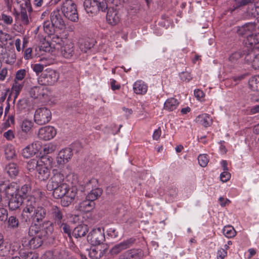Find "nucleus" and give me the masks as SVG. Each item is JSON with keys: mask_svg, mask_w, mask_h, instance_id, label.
<instances>
[{"mask_svg": "<svg viewBox=\"0 0 259 259\" xmlns=\"http://www.w3.org/2000/svg\"><path fill=\"white\" fill-rule=\"evenodd\" d=\"M53 175L47 185L49 191H53L55 198H62L61 203L63 206H69L74 200L76 194L77 188L69 187L66 183L64 175L60 171L53 170Z\"/></svg>", "mask_w": 259, "mask_h": 259, "instance_id": "obj_1", "label": "nucleus"}, {"mask_svg": "<svg viewBox=\"0 0 259 259\" xmlns=\"http://www.w3.org/2000/svg\"><path fill=\"white\" fill-rule=\"evenodd\" d=\"M54 231L53 223L50 221H45L38 225L34 224L29 228V235H35L28 241L30 248L35 249L40 246L43 241L46 240Z\"/></svg>", "mask_w": 259, "mask_h": 259, "instance_id": "obj_2", "label": "nucleus"}, {"mask_svg": "<svg viewBox=\"0 0 259 259\" xmlns=\"http://www.w3.org/2000/svg\"><path fill=\"white\" fill-rule=\"evenodd\" d=\"M38 163L37 176L39 180L46 181L50 176L53 166V158L49 156H42Z\"/></svg>", "mask_w": 259, "mask_h": 259, "instance_id": "obj_3", "label": "nucleus"}, {"mask_svg": "<svg viewBox=\"0 0 259 259\" xmlns=\"http://www.w3.org/2000/svg\"><path fill=\"white\" fill-rule=\"evenodd\" d=\"M17 186L15 184H11L6 189V196L9 198L8 206L10 210H14L18 208L23 203V198L17 195Z\"/></svg>", "mask_w": 259, "mask_h": 259, "instance_id": "obj_4", "label": "nucleus"}, {"mask_svg": "<svg viewBox=\"0 0 259 259\" xmlns=\"http://www.w3.org/2000/svg\"><path fill=\"white\" fill-rule=\"evenodd\" d=\"M84 7L88 14L96 15L99 11L105 12L107 5L105 0H85Z\"/></svg>", "mask_w": 259, "mask_h": 259, "instance_id": "obj_5", "label": "nucleus"}, {"mask_svg": "<svg viewBox=\"0 0 259 259\" xmlns=\"http://www.w3.org/2000/svg\"><path fill=\"white\" fill-rule=\"evenodd\" d=\"M24 208L21 217L22 220L25 222L31 221V214L37 207V203L35 198L33 196H27L24 202Z\"/></svg>", "mask_w": 259, "mask_h": 259, "instance_id": "obj_6", "label": "nucleus"}, {"mask_svg": "<svg viewBox=\"0 0 259 259\" xmlns=\"http://www.w3.org/2000/svg\"><path fill=\"white\" fill-rule=\"evenodd\" d=\"M62 11L64 16L73 22H77L78 15L75 4L72 0H66L62 6Z\"/></svg>", "mask_w": 259, "mask_h": 259, "instance_id": "obj_7", "label": "nucleus"}, {"mask_svg": "<svg viewBox=\"0 0 259 259\" xmlns=\"http://www.w3.org/2000/svg\"><path fill=\"white\" fill-rule=\"evenodd\" d=\"M58 79V73L54 70L48 68L38 78V82L42 85H52L57 81Z\"/></svg>", "mask_w": 259, "mask_h": 259, "instance_id": "obj_8", "label": "nucleus"}, {"mask_svg": "<svg viewBox=\"0 0 259 259\" xmlns=\"http://www.w3.org/2000/svg\"><path fill=\"white\" fill-rule=\"evenodd\" d=\"M105 240L104 231L102 228L93 229L87 236L88 241L93 245L103 243Z\"/></svg>", "mask_w": 259, "mask_h": 259, "instance_id": "obj_9", "label": "nucleus"}, {"mask_svg": "<svg viewBox=\"0 0 259 259\" xmlns=\"http://www.w3.org/2000/svg\"><path fill=\"white\" fill-rule=\"evenodd\" d=\"M52 118L51 111L46 107H41L35 110L34 120L39 125L45 124L49 122Z\"/></svg>", "mask_w": 259, "mask_h": 259, "instance_id": "obj_10", "label": "nucleus"}, {"mask_svg": "<svg viewBox=\"0 0 259 259\" xmlns=\"http://www.w3.org/2000/svg\"><path fill=\"white\" fill-rule=\"evenodd\" d=\"M74 44L70 40L66 39L61 46L60 53L62 56L66 59H70L75 55Z\"/></svg>", "mask_w": 259, "mask_h": 259, "instance_id": "obj_11", "label": "nucleus"}, {"mask_svg": "<svg viewBox=\"0 0 259 259\" xmlns=\"http://www.w3.org/2000/svg\"><path fill=\"white\" fill-rule=\"evenodd\" d=\"M136 241L134 238H130L124 240L120 243L115 245L111 249L110 253L113 255H116L121 252L132 247Z\"/></svg>", "mask_w": 259, "mask_h": 259, "instance_id": "obj_12", "label": "nucleus"}, {"mask_svg": "<svg viewBox=\"0 0 259 259\" xmlns=\"http://www.w3.org/2000/svg\"><path fill=\"white\" fill-rule=\"evenodd\" d=\"M145 254L141 248H131L121 253L118 259H143Z\"/></svg>", "mask_w": 259, "mask_h": 259, "instance_id": "obj_13", "label": "nucleus"}, {"mask_svg": "<svg viewBox=\"0 0 259 259\" xmlns=\"http://www.w3.org/2000/svg\"><path fill=\"white\" fill-rule=\"evenodd\" d=\"M21 247L19 243H14L12 244H7L0 248V256L6 257L5 259H9L12 255L17 253V251Z\"/></svg>", "mask_w": 259, "mask_h": 259, "instance_id": "obj_14", "label": "nucleus"}, {"mask_svg": "<svg viewBox=\"0 0 259 259\" xmlns=\"http://www.w3.org/2000/svg\"><path fill=\"white\" fill-rule=\"evenodd\" d=\"M42 144L40 141H35L24 148L22 152L24 158H30L36 154L41 148Z\"/></svg>", "mask_w": 259, "mask_h": 259, "instance_id": "obj_15", "label": "nucleus"}, {"mask_svg": "<svg viewBox=\"0 0 259 259\" xmlns=\"http://www.w3.org/2000/svg\"><path fill=\"white\" fill-rule=\"evenodd\" d=\"M49 214L53 219L54 223L56 225L61 224V222L65 221L63 209L56 205L51 206L49 211Z\"/></svg>", "mask_w": 259, "mask_h": 259, "instance_id": "obj_16", "label": "nucleus"}, {"mask_svg": "<svg viewBox=\"0 0 259 259\" xmlns=\"http://www.w3.org/2000/svg\"><path fill=\"white\" fill-rule=\"evenodd\" d=\"M56 135V131L51 126H46L40 128L38 133V137L40 139L47 141L53 139Z\"/></svg>", "mask_w": 259, "mask_h": 259, "instance_id": "obj_17", "label": "nucleus"}, {"mask_svg": "<svg viewBox=\"0 0 259 259\" xmlns=\"http://www.w3.org/2000/svg\"><path fill=\"white\" fill-rule=\"evenodd\" d=\"M50 20L56 28L62 29L65 27V23L63 20L59 10H54L50 15Z\"/></svg>", "mask_w": 259, "mask_h": 259, "instance_id": "obj_18", "label": "nucleus"}, {"mask_svg": "<svg viewBox=\"0 0 259 259\" xmlns=\"http://www.w3.org/2000/svg\"><path fill=\"white\" fill-rule=\"evenodd\" d=\"M256 29V24L255 22L246 23L241 26L238 27L237 33L239 35L245 36L246 37L255 32Z\"/></svg>", "mask_w": 259, "mask_h": 259, "instance_id": "obj_19", "label": "nucleus"}, {"mask_svg": "<svg viewBox=\"0 0 259 259\" xmlns=\"http://www.w3.org/2000/svg\"><path fill=\"white\" fill-rule=\"evenodd\" d=\"M73 155L72 150L69 148L62 149L57 157V162L59 164L66 163L71 159Z\"/></svg>", "mask_w": 259, "mask_h": 259, "instance_id": "obj_20", "label": "nucleus"}, {"mask_svg": "<svg viewBox=\"0 0 259 259\" xmlns=\"http://www.w3.org/2000/svg\"><path fill=\"white\" fill-rule=\"evenodd\" d=\"M107 21L111 25H115L119 23L120 17L118 11L109 9L106 15Z\"/></svg>", "mask_w": 259, "mask_h": 259, "instance_id": "obj_21", "label": "nucleus"}, {"mask_svg": "<svg viewBox=\"0 0 259 259\" xmlns=\"http://www.w3.org/2000/svg\"><path fill=\"white\" fill-rule=\"evenodd\" d=\"M245 60L250 64L255 69H259V53L255 54L252 51L249 52L245 56Z\"/></svg>", "mask_w": 259, "mask_h": 259, "instance_id": "obj_22", "label": "nucleus"}, {"mask_svg": "<svg viewBox=\"0 0 259 259\" xmlns=\"http://www.w3.org/2000/svg\"><path fill=\"white\" fill-rule=\"evenodd\" d=\"M47 211L46 209L42 206H37L34 211L31 214V221L37 223L41 221L46 215Z\"/></svg>", "mask_w": 259, "mask_h": 259, "instance_id": "obj_23", "label": "nucleus"}, {"mask_svg": "<svg viewBox=\"0 0 259 259\" xmlns=\"http://www.w3.org/2000/svg\"><path fill=\"white\" fill-rule=\"evenodd\" d=\"M245 45L251 49L255 47L259 44V33H253L248 35L244 40Z\"/></svg>", "mask_w": 259, "mask_h": 259, "instance_id": "obj_24", "label": "nucleus"}, {"mask_svg": "<svg viewBox=\"0 0 259 259\" xmlns=\"http://www.w3.org/2000/svg\"><path fill=\"white\" fill-rule=\"evenodd\" d=\"M4 171L12 178H15L19 173V168L15 163H9L4 168Z\"/></svg>", "mask_w": 259, "mask_h": 259, "instance_id": "obj_25", "label": "nucleus"}, {"mask_svg": "<svg viewBox=\"0 0 259 259\" xmlns=\"http://www.w3.org/2000/svg\"><path fill=\"white\" fill-rule=\"evenodd\" d=\"M133 89L136 94L144 95L147 92L148 87L143 81L138 80L134 83Z\"/></svg>", "mask_w": 259, "mask_h": 259, "instance_id": "obj_26", "label": "nucleus"}, {"mask_svg": "<svg viewBox=\"0 0 259 259\" xmlns=\"http://www.w3.org/2000/svg\"><path fill=\"white\" fill-rule=\"evenodd\" d=\"M95 202L86 197V199L81 201L77 206V209L80 211L89 212L95 207Z\"/></svg>", "mask_w": 259, "mask_h": 259, "instance_id": "obj_27", "label": "nucleus"}, {"mask_svg": "<svg viewBox=\"0 0 259 259\" xmlns=\"http://www.w3.org/2000/svg\"><path fill=\"white\" fill-rule=\"evenodd\" d=\"M196 121L204 127H208L211 125L212 122L211 117L206 113H203L198 115L196 117Z\"/></svg>", "mask_w": 259, "mask_h": 259, "instance_id": "obj_28", "label": "nucleus"}, {"mask_svg": "<svg viewBox=\"0 0 259 259\" xmlns=\"http://www.w3.org/2000/svg\"><path fill=\"white\" fill-rule=\"evenodd\" d=\"M179 104L178 100L174 98H170L167 99L164 104V110L168 111H171L175 110Z\"/></svg>", "mask_w": 259, "mask_h": 259, "instance_id": "obj_29", "label": "nucleus"}, {"mask_svg": "<svg viewBox=\"0 0 259 259\" xmlns=\"http://www.w3.org/2000/svg\"><path fill=\"white\" fill-rule=\"evenodd\" d=\"M88 232V226L85 225H81L76 227L73 232L72 235L75 237H81L84 236Z\"/></svg>", "mask_w": 259, "mask_h": 259, "instance_id": "obj_30", "label": "nucleus"}, {"mask_svg": "<svg viewBox=\"0 0 259 259\" xmlns=\"http://www.w3.org/2000/svg\"><path fill=\"white\" fill-rule=\"evenodd\" d=\"M88 250L89 256L92 259H99L105 253L104 250H101L96 247H92L90 250Z\"/></svg>", "mask_w": 259, "mask_h": 259, "instance_id": "obj_31", "label": "nucleus"}, {"mask_svg": "<svg viewBox=\"0 0 259 259\" xmlns=\"http://www.w3.org/2000/svg\"><path fill=\"white\" fill-rule=\"evenodd\" d=\"M248 86L252 91L259 92V75L250 78L248 80Z\"/></svg>", "mask_w": 259, "mask_h": 259, "instance_id": "obj_32", "label": "nucleus"}, {"mask_svg": "<svg viewBox=\"0 0 259 259\" xmlns=\"http://www.w3.org/2000/svg\"><path fill=\"white\" fill-rule=\"evenodd\" d=\"M20 256L21 259H37L38 256L36 254L29 252L24 248V246H21Z\"/></svg>", "mask_w": 259, "mask_h": 259, "instance_id": "obj_33", "label": "nucleus"}, {"mask_svg": "<svg viewBox=\"0 0 259 259\" xmlns=\"http://www.w3.org/2000/svg\"><path fill=\"white\" fill-rule=\"evenodd\" d=\"M5 156L8 160L15 158L16 153L14 146L12 145H8L5 148Z\"/></svg>", "mask_w": 259, "mask_h": 259, "instance_id": "obj_34", "label": "nucleus"}, {"mask_svg": "<svg viewBox=\"0 0 259 259\" xmlns=\"http://www.w3.org/2000/svg\"><path fill=\"white\" fill-rule=\"evenodd\" d=\"M102 189L99 188L92 189L91 192L87 195V198L94 202L102 194Z\"/></svg>", "mask_w": 259, "mask_h": 259, "instance_id": "obj_35", "label": "nucleus"}, {"mask_svg": "<svg viewBox=\"0 0 259 259\" xmlns=\"http://www.w3.org/2000/svg\"><path fill=\"white\" fill-rule=\"evenodd\" d=\"M23 86L24 81H17L14 80V83L12 88V92L15 93V100L17 98Z\"/></svg>", "mask_w": 259, "mask_h": 259, "instance_id": "obj_36", "label": "nucleus"}, {"mask_svg": "<svg viewBox=\"0 0 259 259\" xmlns=\"http://www.w3.org/2000/svg\"><path fill=\"white\" fill-rule=\"evenodd\" d=\"M222 231L224 236L228 238L234 237L236 234V231L232 226H225Z\"/></svg>", "mask_w": 259, "mask_h": 259, "instance_id": "obj_37", "label": "nucleus"}, {"mask_svg": "<svg viewBox=\"0 0 259 259\" xmlns=\"http://www.w3.org/2000/svg\"><path fill=\"white\" fill-rule=\"evenodd\" d=\"M44 31L47 34H52L56 30V27L53 25L51 22L49 21H45L43 24Z\"/></svg>", "mask_w": 259, "mask_h": 259, "instance_id": "obj_38", "label": "nucleus"}, {"mask_svg": "<svg viewBox=\"0 0 259 259\" xmlns=\"http://www.w3.org/2000/svg\"><path fill=\"white\" fill-rule=\"evenodd\" d=\"M2 59L5 60L7 63L14 62L16 59V54L14 51H11L10 50H7L5 55L3 56Z\"/></svg>", "mask_w": 259, "mask_h": 259, "instance_id": "obj_39", "label": "nucleus"}, {"mask_svg": "<svg viewBox=\"0 0 259 259\" xmlns=\"http://www.w3.org/2000/svg\"><path fill=\"white\" fill-rule=\"evenodd\" d=\"M33 125V123L31 120L25 119L22 121L21 128L23 132L27 133L31 130Z\"/></svg>", "mask_w": 259, "mask_h": 259, "instance_id": "obj_40", "label": "nucleus"}, {"mask_svg": "<svg viewBox=\"0 0 259 259\" xmlns=\"http://www.w3.org/2000/svg\"><path fill=\"white\" fill-rule=\"evenodd\" d=\"M16 1L21 9H25L28 10V12H31L32 8L30 0H16Z\"/></svg>", "mask_w": 259, "mask_h": 259, "instance_id": "obj_41", "label": "nucleus"}, {"mask_svg": "<svg viewBox=\"0 0 259 259\" xmlns=\"http://www.w3.org/2000/svg\"><path fill=\"white\" fill-rule=\"evenodd\" d=\"M51 40V44L54 45V43L56 45H61L62 42H63L62 38L58 35L56 31L52 34H48Z\"/></svg>", "mask_w": 259, "mask_h": 259, "instance_id": "obj_42", "label": "nucleus"}, {"mask_svg": "<svg viewBox=\"0 0 259 259\" xmlns=\"http://www.w3.org/2000/svg\"><path fill=\"white\" fill-rule=\"evenodd\" d=\"M30 190V186L28 184H25L22 186L21 188H17V191L15 193L24 198V196L26 195Z\"/></svg>", "mask_w": 259, "mask_h": 259, "instance_id": "obj_43", "label": "nucleus"}, {"mask_svg": "<svg viewBox=\"0 0 259 259\" xmlns=\"http://www.w3.org/2000/svg\"><path fill=\"white\" fill-rule=\"evenodd\" d=\"M56 149V145L49 143L46 144L43 147V152L44 154H48L54 152Z\"/></svg>", "mask_w": 259, "mask_h": 259, "instance_id": "obj_44", "label": "nucleus"}, {"mask_svg": "<svg viewBox=\"0 0 259 259\" xmlns=\"http://www.w3.org/2000/svg\"><path fill=\"white\" fill-rule=\"evenodd\" d=\"M85 187L88 189L99 188L98 180L95 178H92L86 182Z\"/></svg>", "mask_w": 259, "mask_h": 259, "instance_id": "obj_45", "label": "nucleus"}, {"mask_svg": "<svg viewBox=\"0 0 259 259\" xmlns=\"http://www.w3.org/2000/svg\"><path fill=\"white\" fill-rule=\"evenodd\" d=\"M39 160L33 159L28 161L26 167L29 171H32L35 169L37 170V167L39 164Z\"/></svg>", "mask_w": 259, "mask_h": 259, "instance_id": "obj_46", "label": "nucleus"}, {"mask_svg": "<svg viewBox=\"0 0 259 259\" xmlns=\"http://www.w3.org/2000/svg\"><path fill=\"white\" fill-rule=\"evenodd\" d=\"M8 227L11 228H16L19 225L18 220L14 216H10L8 221Z\"/></svg>", "mask_w": 259, "mask_h": 259, "instance_id": "obj_47", "label": "nucleus"}, {"mask_svg": "<svg viewBox=\"0 0 259 259\" xmlns=\"http://www.w3.org/2000/svg\"><path fill=\"white\" fill-rule=\"evenodd\" d=\"M242 54L240 52H236L232 54L229 57V61L233 64L237 63L241 58Z\"/></svg>", "mask_w": 259, "mask_h": 259, "instance_id": "obj_48", "label": "nucleus"}, {"mask_svg": "<svg viewBox=\"0 0 259 259\" xmlns=\"http://www.w3.org/2000/svg\"><path fill=\"white\" fill-rule=\"evenodd\" d=\"M27 12H28L27 9H21L20 16L21 19L22 23L24 25H27L29 23V19L27 14Z\"/></svg>", "mask_w": 259, "mask_h": 259, "instance_id": "obj_49", "label": "nucleus"}, {"mask_svg": "<svg viewBox=\"0 0 259 259\" xmlns=\"http://www.w3.org/2000/svg\"><path fill=\"white\" fill-rule=\"evenodd\" d=\"M198 161L201 166L205 167L208 162V159L206 154H200L198 157Z\"/></svg>", "mask_w": 259, "mask_h": 259, "instance_id": "obj_50", "label": "nucleus"}, {"mask_svg": "<svg viewBox=\"0 0 259 259\" xmlns=\"http://www.w3.org/2000/svg\"><path fill=\"white\" fill-rule=\"evenodd\" d=\"M180 79L183 81L186 82H189L192 79V77L190 72L188 71H184L180 73Z\"/></svg>", "mask_w": 259, "mask_h": 259, "instance_id": "obj_51", "label": "nucleus"}, {"mask_svg": "<svg viewBox=\"0 0 259 259\" xmlns=\"http://www.w3.org/2000/svg\"><path fill=\"white\" fill-rule=\"evenodd\" d=\"M93 46V45L92 44L90 43L88 41H84L83 42L80 44L79 48L82 52L87 53Z\"/></svg>", "mask_w": 259, "mask_h": 259, "instance_id": "obj_52", "label": "nucleus"}, {"mask_svg": "<svg viewBox=\"0 0 259 259\" xmlns=\"http://www.w3.org/2000/svg\"><path fill=\"white\" fill-rule=\"evenodd\" d=\"M26 74V71L24 69H20L18 70L16 74L15 78V81H23V79L24 78Z\"/></svg>", "mask_w": 259, "mask_h": 259, "instance_id": "obj_53", "label": "nucleus"}, {"mask_svg": "<svg viewBox=\"0 0 259 259\" xmlns=\"http://www.w3.org/2000/svg\"><path fill=\"white\" fill-rule=\"evenodd\" d=\"M47 64H43V63H37L34 64L32 66V69L37 74H38L39 73L42 71L44 67L46 66Z\"/></svg>", "mask_w": 259, "mask_h": 259, "instance_id": "obj_54", "label": "nucleus"}, {"mask_svg": "<svg viewBox=\"0 0 259 259\" xmlns=\"http://www.w3.org/2000/svg\"><path fill=\"white\" fill-rule=\"evenodd\" d=\"M255 8L254 6V3H251L248 5V10L247 13L249 16L256 17V14H255Z\"/></svg>", "mask_w": 259, "mask_h": 259, "instance_id": "obj_55", "label": "nucleus"}, {"mask_svg": "<svg viewBox=\"0 0 259 259\" xmlns=\"http://www.w3.org/2000/svg\"><path fill=\"white\" fill-rule=\"evenodd\" d=\"M61 224L56 225L60 228H62L64 233L67 234L69 236H70L71 230L69 225L65 223L64 222H61Z\"/></svg>", "mask_w": 259, "mask_h": 259, "instance_id": "obj_56", "label": "nucleus"}, {"mask_svg": "<svg viewBox=\"0 0 259 259\" xmlns=\"http://www.w3.org/2000/svg\"><path fill=\"white\" fill-rule=\"evenodd\" d=\"M8 213L6 209L0 208V222H5L8 219Z\"/></svg>", "mask_w": 259, "mask_h": 259, "instance_id": "obj_57", "label": "nucleus"}, {"mask_svg": "<svg viewBox=\"0 0 259 259\" xmlns=\"http://www.w3.org/2000/svg\"><path fill=\"white\" fill-rule=\"evenodd\" d=\"M39 86L33 87L29 91V94L31 97L36 99L38 98Z\"/></svg>", "mask_w": 259, "mask_h": 259, "instance_id": "obj_58", "label": "nucleus"}, {"mask_svg": "<svg viewBox=\"0 0 259 259\" xmlns=\"http://www.w3.org/2000/svg\"><path fill=\"white\" fill-rule=\"evenodd\" d=\"M231 178L230 174L227 171L225 170L220 175V179L223 182H226L230 180Z\"/></svg>", "mask_w": 259, "mask_h": 259, "instance_id": "obj_59", "label": "nucleus"}, {"mask_svg": "<svg viewBox=\"0 0 259 259\" xmlns=\"http://www.w3.org/2000/svg\"><path fill=\"white\" fill-rule=\"evenodd\" d=\"M47 89L44 87L39 86L38 98H46L47 95Z\"/></svg>", "mask_w": 259, "mask_h": 259, "instance_id": "obj_60", "label": "nucleus"}, {"mask_svg": "<svg viewBox=\"0 0 259 259\" xmlns=\"http://www.w3.org/2000/svg\"><path fill=\"white\" fill-rule=\"evenodd\" d=\"M236 3V8L244 6L253 2V0H234Z\"/></svg>", "mask_w": 259, "mask_h": 259, "instance_id": "obj_61", "label": "nucleus"}, {"mask_svg": "<svg viewBox=\"0 0 259 259\" xmlns=\"http://www.w3.org/2000/svg\"><path fill=\"white\" fill-rule=\"evenodd\" d=\"M2 19L5 23L8 25H10L13 23V18L5 14H2Z\"/></svg>", "mask_w": 259, "mask_h": 259, "instance_id": "obj_62", "label": "nucleus"}, {"mask_svg": "<svg viewBox=\"0 0 259 259\" xmlns=\"http://www.w3.org/2000/svg\"><path fill=\"white\" fill-rule=\"evenodd\" d=\"M107 234L108 236L115 238L118 237V233L116 229L114 228H110L107 230Z\"/></svg>", "mask_w": 259, "mask_h": 259, "instance_id": "obj_63", "label": "nucleus"}, {"mask_svg": "<svg viewBox=\"0 0 259 259\" xmlns=\"http://www.w3.org/2000/svg\"><path fill=\"white\" fill-rule=\"evenodd\" d=\"M227 255V251L224 249H221L218 251L217 258L218 259H224Z\"/></svg>", "mask_w": 259, "mask_h": 259, "instance_id": "obj_64", "label": "nucleus"}]
</instances>
